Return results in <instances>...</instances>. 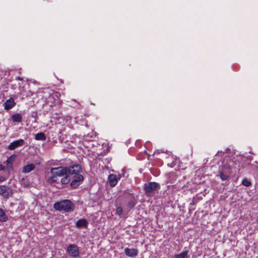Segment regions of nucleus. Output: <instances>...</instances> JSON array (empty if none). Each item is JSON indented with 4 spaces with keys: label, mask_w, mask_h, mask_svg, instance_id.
Masks as SVG:
<instances>
[{
    "label": "nucleus",
    "mask_w": 258,
    "mask_h": 258,
    "mask_svg": "<svg viewBox=\"0 0 258 258\" xmlns=\"http://www.w3.org/2000/svg\"><path fill=\"white\" fill-rule=\"evenodd\" d=\"M8 220V218L5 212L2 208H0V221L5 222Z\"/></svg>",
    "instance_id": "17"
},
{
    "label": "nucleus",
    "mask_w": 258,
    "mask_h": 258,
    "mask_svg": "<svg viewBox=\"0 0 258 258\" xmlns=\"http://www.w3.org/2000/svg\"><path fill=\"white\" fill-rule=\"evenodd\" d=\"M35 168V165L33 164H28L24 166L22 170V173H28Z\"/></svg>",
    "instance_id": "15"
},
{
    "label": "nucleus",
    "mask_w": 258,
    "mask_h": 258,
    "mask_svg": "<svg viewBox=\"0 0 258 258\" xmlns=\"http://www.w3.org/2000/svg\"><path fill=\"white\" fill-rule=\"evenodd\" d=\"M50 172L53 175L62 177L67 174L66 168V167L62 166H59L56 168H52L50 169Z\"/></svg>",
    "instance_id": "9"
},
{
    "label": "nucleus",
    "mask_w": 258,
    "mask_h": 258,
    "mask_svg": "<svg viewBox=\"0 0 258 258\" xmlns=\"http://www.w3.org/2000/svg\"><path fill=\"white\" fill-rule=\"evenodd\" d=\"M24 144L25 141L23 139L14 141L8 146V149L10 150H14L18 147L23 146Z\"/></svg>",
    "instance_id": "10"
},
{
    "label": "nucleus",
    "mask_w": 258,
    "mask_h": 258,
    "mask_svg": "<svg viewBox=\"0 0 258 258\" xmlns=\"http://www.w3.org/2000/svg\"><path fill=\"white\" fill-rule=\"evenodd\" d=\"M123 210L121 207H118L116 208V213L118 215H121L122 214Z\"/></svg>",
    "instance_id": "23"
},
{
    "label": "nucleus",
    "mask_w": 258,
    "mask_h": 258,
    "mask_svg": "<svg viewBox=\"0 0 258 258\" xmlns=\"http://www.w3.org/2000/svg\"><path fill=\"white\" fill-rule=\"evenodd\" d=\"M16 103L14 101L13 98H11L7 100L4 104V108L6 110H9L15 106Z\"/></svg>",
    "instance_id": "12"
},
{
    "label": "nucleus",
    "mask_w": 258,
    "mask_h": 258,
    "mask_svg": "<svg viewBox=\"0 0 258 258\" xmlns=\"http://www.w3.org/2000/svg\"><path fill=\"white\" fill-rule=\"evenodd\" d=\"M139 251L136 248H125L124 249V253L129 257H134L138 255Z\"/></svg>",
    "instance_id": "11"
},
{
    "label": "nucleus",
    "mask_w": 258,
    "mask_h": 258,
    "mask_svg": "<svg viewBox=\"0 0 258 258\" xmlns=\"http://www.w3.org/2000/svg\"><path fill=\"white\" fill-rule=\"evenodd\" d=\"M16 79L19 81H22L23 80V78L20 77H16Z\"/></svg>",
    "instance_id": "27"
},
{
    "label": "nucleus",
    "mask_w": 258,
    "mask_h": 258,
    "mask_svg": "<svg viewBox=\"0 0 258 258\" xmlns=\"http://www.w3.org/2000/svg\"><path fill=\"white\" fill-rule=\"evenodd\" d=\"M5 170V167L2 164H0V171Z\"/></svg>",
    "instance_id": "26"
},
{
    "label": "nucleus",
    "mask_w": 258,
    "mask_h": 258,
    "mask_svg": "<svg viewBox=\"0 0 258 258\" xmlns=\"http://www.w3.org/2000/svg\"><path fill=\"white\" fill-rule=\"evenodd\" d=\"M121 176L120 174H110L108 177V181L111 187L115 186L118 181L120 179Z\"/></svg>",
    "instance_id": "8"
},
{
    "label": "nucleus",
    "mask_w": 258,
    "mask_h": 258,
    "mask_svg": "<svg viewBox=\"0 0 258 258\" xmlns=\"http://www.w3.org/2000/svg\"><path fill=\"white\" fill-rule=\"evenodd\" d=\"M60 176L52 175L50 177L48 178V182L51 184L55 185V183H59L60 179H59Z\"/></svg>",
    "instance_id": "14"
},
{
    "label": "nucleus",
    "mask_w": 258,
    "mask_h": 258,
    "mask_svg": "<svg viewBox=\"0 0 258 258\" xmlns=\"http://www.w3.org/2000/svg\"><path fill=\"white\" fill-rule=\"evenodd\" d=\"M242 184L243 185H244V186H245L246 187H248V186H249L251 185V183L247 179L244 178V179H243V180L242 181Z\"/></svg>",
    "instance_id": "22"
},
{
    "label": "nucleus",
    "mask_w": 258,
    "mask_h": 258,
    "mask_svg": "<svg viewBox=\"0 0 258 258\" xmlns=\"http://www.w3.org/2000/svg\"><path fill=\"white\" fill-rule=\"evenodd\" d=\"M66 174L73 175V176L81 173L82 169L81 165L78 164L70 165L69 167H66Z\"/></svg>",
    "instance_id": "4"
},
{
    "label": "nucleus",
    "mask_w": 258,
    "mask_h": 258,
    "mask_svg": "<svg viewBox=\"0 0 258 258\" xmlns=\"http://www.w3.org/2000/svg\"><path fill=\"white\" fill-rule=\"evenodd\" d=\"M8 159H10V161H12V162L13 161V156H10Z\"/></svg>",
    "instance_id": "28"
},
{
    "label": "nucleus",
    "mask_w": 258,
    "mask_h": 258,
    "mask_svg": "<svg viewBox=\"0 0 258 258\" xmlns=\"http://www.w3.org/2000/svg\"><path fill=\"white\" fill-rule=\"evenodd\" d=\"M54 208L59 211L72 212L74 209V204L69 200H64L54 203Z\"/></svg>",
    "instance_id": "2"
},
{
    "label": "nucleus",
    "mask_w": 258,
    "mask_h": 258,
    "mask_svg": "<svg viewBox=\"0 0 258 258\" xmlns=\"http://www.w3.org/2000/svg\"><path fill=\"white\" fill-rule=\"evenodd\" d=\"M22 116L19 113H16L12 115V119L14 122H21L22 121Z\"/></svg>",
    "instance_id": "16"
},
{
    "label": "nucleus",
    "mask_w": 258,
    "mask_h": 258,
    "mask_svg": "<svg viewBox=\"0 0 258 258\" xmlns=\"http://www.w3.org/2000/svg\"><path fill=\"white\" fill-rule=\"evenodd\" d=\"M35 139L37 141H45L46 136L43 133H39L35 135Z\"/></svg>",
    "instance_id": "18"
},
{
    "label": "nucleus",
    "mask_w": 258,
    "mask_h": 258,
    "mask_svg": "<svg viewBox=\"0 0 258 258\" xmlns=\"http://www.w3.org/2000/svg\"><path fill=\"white\" fill-rule=\"evenodd\" d=\"M67 252L70 256L73 257H77L79 256L80 251L78 246L75 244H70L67 248Z\"/></svg>",
    "instance_id": "5"
},
{
    "label": "nucleus",
    "mask_w": 258,
    "mask_h": 258,
    "mask_svg": "<svg viewBox=\"0 0 258 258\" xmlns=\"http://www.w3.org/2000/svg\"><path fill=\"white\" fill-rule=\"evenodd\" d=\"M84 177L81 173L74 175L70 184L71 187L73 188H77L80 185V182L82 181Z\"/></svg>",
    "instance_id": "7"
},
{
    "label": "nucleus",
    "mask_w": 258,
    "mask_h": 258,
    "mask_svg": "<svg viewBox=\"0 0 258 258\" xmlns=\"http://www.w3.org/2000/svg\"><path fill=\"white\" fill-rule=\"evenodd\" d=\"M188 251L185 250L174 255V258H188Z\"/></svg>",
    "instance_id": "19"
},
{
    "label": "nucleus",
    "mask_w": 258,
    "mask_h": 258,
    "mask_svg": "<svg viewBox=\"0 0 258 258\" xmlns=\"http://www.w3.org/2000/svg\"><path fill=\"white\" fill-rule=\"evenodd\" d=\"M88 221L85 219H80L76 223V226L77 228H86L88 226Z\"/></svg>",
    "instance_id": "13"
},
{
    "label": "nucleus",
    "mask_w": 258,
    "mask_h": 258,
    "mask_svg": "<svg viewBox=\"0 0 258 258\" xmlns=\"http://www.w3.org/2000/svg\"><path fill=\"white\" fill-rule=\"evenodd\" d=\"M132 197V199L127 203V206L129 209L133 208L135 205H136V202H135V199L133 195H131Z\"/></svg>",
    "instance_id": "20"
},
{
    "label": "nucleus",
    "mask_w": 258,
    "mask_h": 258,
    "mask_svg": "<svg viewBox=\"0 0 258 258\" xmlns=\"http://www.w3.org/2000/svg\"><path fill=\"white\" fill-rule=\"evenodd\" d=\"M239 165L240 162L235 158L224 160L218 170L221 180H227L233 172H236L239 170Z\"/></svg>",
    "instance_id": "1"
},
{
    "label": "nucleus",
    "mask_w": 258,
    "mask_h": 258,
    "mask_svg": "<svg viewBox=\"0 0 258 258\" xmlns=\"http://www.w3.org/2000/svg\"><path fill=\"white\" fill-rule=\"evenodd\" d=\"M6 163L8 167L12 168L13 163H12V161H10V159H7Z\"/></svg>",
    "instance_id": "24"
},
{
    "label": "nucleus",
    "mask_w": 258,
    "mask_h": 258,
    "mask_svg": "<svg viewBox=\"0 0 258 258\" xmlns=\"http://www.w3.org/2000/svg\"><path fill=\"white\" fill-rule=\"evenodd\" d=\"M6 179V178L4 176H0V182H3V181H5Z\"/></svg>",
    "instance_id": "25"
},
{
    "label": "nucleus",
    "mask_w": 258,
    "mask_h": 258,
    "mask_svg": "<svg viewBox=\"0 0 258 258\" xmlns=\"http://www.w3.org/2000/svg\"><path fill=\"white\" fill-rule=\"evenodd\" d=\"M13 194L12 189L5 185H0V195L5 199H8Z\"/></svg>",
    "instance_id": "6"
},
{
    "label": "nucleus",
    "mask_w": 258,
    "mask_h": 258,
    "mask_svg": "<svg viewBox=\"0 0 258 258\" xmlns=\"http://www.w3.org/2000/svg\"><path fill=\"white\" fill-rule=\"evenodd\" d=\"M144 190L145 194L149 196L151 194L160 188L159 183L156 182H149L144 184Z\"/></svg>",
    "instance_id": "3"
},
{
    "label": "nucleus",
    "mask_w": 258,
    "mask_h": 258,
    "mask_svg": "<svg viewBox=\"0 0 258 258\" xmlns=\"http://www.w3.org/2000/svg\"><path fill=\"white\" fill-rule=\"evenodd\" d=\"M64 176L61 178L60 180L61 184H66L68 183L70 181V178H69L68 174H66Z\"/></svg>",
    "instance_id": "21"
}]
</instances>
